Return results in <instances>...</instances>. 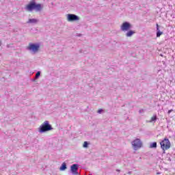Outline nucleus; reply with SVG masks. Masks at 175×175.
<instances>
[{"mask_svg":"<svg viewBox=\"0 0 175 175\" xmlns=\"http://www.w3.org/2000/svg\"><path fill=\"white\" fill-rule=\"evenodd\" d=\"M39 20L36 18H30L27 21V24H37L38 23Z\"/></svg>","mask_w":175,"mask_h":175,"instance_id":"nucleus-9","label":"nucleus"},{"mask_svg":"<svg viewBox=\"0 0 175 175\" xmlns=\"http://www.w3.org/2000/svg\"><path fill=\"white\" fill-rule=\"evenodd\" d=\"M102 111H103V109H100L98 110L97 113H98V114H101Z\"/></svg>","mask_w":175,"mask_h":175,"instance_id":"nucleus-17","label":"nucleus"},{"mask_svg":"<svg viewBox=\"0 0 175 175\" xmlns=\"http://www.w3.org/2000/svg\"><path fill=\"white\" fill-rule=\"evenodd\" d=\"M132 147L135 151H137L139 148H142V146H143V143L142 142V140L140 139L137 138L134 139L131 142Z\"/></svg>","mask_w":175,"mask_h":175,"instance_id":"nucleus-4","label":"nucleus"},{"mask_svg":"<svg viewBox=\"0 0 175 175\" xmlns=\"http://www.w3.org/2000/svg\"><path fill=\"white\" fill-rule=\"evenodd\" d=\"M131 28H132V25H131V23H129V22L123 23L120 27V29L123 32H126V31H129V29H131Z\"/></svg>","mask_w":175,"mask_h":175,"instance_id":"nucleus-6","label":"nucleus"},{"mask_svg":"<svg viewBox=\"0 0 175 175\" xmlns=\"http://www.w3.org/2000/svg\"><path fill=\"white\" fill-rule=\"evenodd\" d=\"M79 164H73L70 167V173L72 175H79Z\"/></svg>","mask_w":175,"mask_h":175,"instance_id":"nucleus-8","label":"nucleus"},{"mask_svg":"<svg viewBox=\"0 0 175 175\" xmlns=\"http://www.w3.org/2000/svg\"><path fill=\"white\" fill-rule=\"evenodd\" d=\"M40 77V71L37 72L36 74V79H39Z\"/></svg>","mask_w":175,"mask_h":175,"instance_id":"nucleus-16","label":"nucleus"},{"mask_svg":"<svg viewBox=\"0 0 175 175\" xmlns=\"http://www.w3.org/2000/svg\"><path fill=\"white\" fill-rule=\"evenodd\" d=\"M49 131H53V126H51V124H50L47 120L44 122L38 128V132H40V133H44L49 132Z\"/></svg>","mask_w":175,"mask_h":175,"instance_id":"nucleus-2","label":"nucleus"},{"mask_svg":"<svg viewBox=\"0 0 175 175\" xmlns=\"http://www.w3.org/2000/svg\"><path fill=\"white\" fill-rule=\"evenodd\" d=\"M163 32L161 31L159 29V26L157 25V38H159L161 35H163Z\"/></svg>","mask_w":175,"mask_h":175,"instance_id":"nucleus-10","label":"nucleus"},{"mask_svg":"<svg viewBox=\"0 0 175 175\" xmlns=\"http://www.w3.org/2000/svg\"><path fill=\"white\" fill-rule=\"evenodd\" d=\"M80 20V17L76 14H67V21L71 23L72 21H79Z\"/></svg>","mask_w":175,"mask_h":175,"instance_id":"nucleus-7","label":"nucleus"},{"mask_svg":"<svg viewBox=\"0 0 175 175\" xmlns=\"http://www.w3.org/2000/svg\"><path fill=\"white\" fill-rule=\"evenodd\" d=\"M150 148H157V142H152L150 144Z\"/></svg>","mask_w":175,"mask_h":175,"instance_id":"nucleus-14","label":"nucleus"},{"mask_svg":"<svg viewBox=\"0 0 175 175\" xmlns=\"http://www.w3.org/2000/svg\"><path fill=\"white\" fill-rule=\"evenodd\" d=\"M0 47H1V42H0Z\"/></svg>","mask_w":175,"mask_h":175,"instance_id":"nucleus-20","label":"nucleus"},{"mask_svg":"<svg viewBox=\"0 0 175 175\" xmlns=\"http://www.w3.org/2000/svg\"><path fill=\"white\" fill-rule=\"evenodd\" d=\"M25 10L26 12H42L43 10V5L40 3H37L35 0H31L29 3L25 7Z\"/></svg>","mask_w":175,"mask_h":175,"instance_id":"nucleus-1","label":"nucleus"},{"mask_svg":"<svg viewBox=\"0 0 175 175\" xmlns=\"http://www.w3.org/2000/svg\"><path fill=\"white\" fill-rule=\"evenodd\" d=\"M172 111H173V110H172V109L169 110L168 111V114H170Z\"/></svg>","mask_w":175,"mask_h":175,"instance_id":"nucleus-18","label":"nucleus"},{"mask_svg":"<svg viewBox=\"0 0 175 175\" xmlns=\"http://www.w3.org/2000/svg\"><path fill=\"white\" fill-rule=\"evenodd\" d=\"M27 49L29 50V51H31V53L36 54V53L39 51V49H40V44L29 43Z\"/></svg>","mask_w":175,"mask_h":175,"instance_id":"nucleus-5","label":"nucleus"},{"mask_svg":"<svg viewBox=\"0 0 175 175\" xmlns=\"http://www.w3.org/2000/svg\"><path fill=\"white\" fill-rule=\"evenodd\" d=\"M139 113H142V110H139Z\"/></svg>","mask_w":175,"mask_h":175,"instance_id":"nucleus-19","label":"nucleus"},{"mask_svg":"<svg viewBox=\"0 0 175 175\" xmlns=\"http://www.w3.org/2000/svg\"><path fill=\"white\" fill-rule=\"evenodd\" d=\"M59 170H61L62 172H64V170H66V163H63L59 168Z\"/></svg>","mask_w":175,"mask_h":175,"instance_id":"nucleus-13","label":"nucleus"},{"mask_svg":"<svg viewBox=\"0 0 175 175\" xmlns=\"http://www.w3.org/2000/svg\"><path fill=\"white\" fill-rule=\"evenodd\" d=\"M134 33H135V31H132V30H129V31H127L126 33V36L127 38H131V36H132L133 35H134Z\"/></svg>","mask_w":175,"mask_h":175,"instance_id":"nucleus-12","label":"nucleus"},{"mask_svg":"<svg viewBox=\"0 0 175 175\" xmlns=\"http://www.w3.org/2000/svg\"><path fill=\"white\" fill-rule=\"evenodd\" d=\"M83 148H88V142H85L83 143Z\"/></svg>","mask_w":175,"mask_h":175,"instance_id":"nucleus-15","label":"nucleus"},{"mask_svg":"<svg viewBox=\"0 0 175 175\" xmlns=\"http://www.w3.org/2000/svg\"><path fill=\"white\" fill-rule=\"evenodd\" d=\"M147 122H157V114H154L153 116L150 118V120L147 121Z\"/></svg>","mask_w":175,"mask_h":175,"instance_id":"nucleus-11","label":"nucleus"},{"mask_svg":"<svg viewBox=\"0 0 175 175\" xmlns=\"http://www.w3.org/2000/svg\"><path fill=\"white\" fill-rule=\"evenodd\" d=\"M160 145H161V149L163 151V154H165V151L170 148V146H171L170 141L169 140V139L165 138L163 141L160 142Z\"/></svg>","mask_w":175,"mask_h":175,"instance_id":"nucleus-3","label":"nucleus"}]
</instances>
